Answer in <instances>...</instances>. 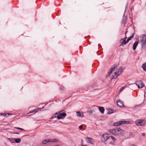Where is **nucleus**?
Masks as SVG:
<instances>
[{"label": "nucleus", "mask_w": 146, "mask_h": 146, "mask_svg": "<svg viewBox=\"0 0 146 146\" xmlns=\"http://www.w3.org/2000/svg\"><path fill=\"white\" fill-rule=\"evenodd\" d=\"M110 135L108 133L103 134L102 135V141L104 143H105L110 138Z\"/></svg>", "instance_id": "nucleus-1"}, {"label": "nucleus", "mask_w": 146, "mask_h": 146, "mask_svg": "<svg viewBox=\"0 0 146 146\" xmlns=\"http://www.w3.org/2000/svg\"><path fill=\"white\" fill-rule=\"evenodd\" d=\"M135 123L138 125L144 126L146 125V121L142 119H138L135 121Z\"/></svg>", "instance_id": "nucleus-2"}, {"label": "nucleus", "mask_w": 146, "mask_h": 146, "mask_svg": "<svg viewBox=\"0 0 146 146\" xmlns=\"http://www.w3.org/2000/svg\"><path fill=\"white\" fill-rule=\"evenodd\" d=\"M57 116V117L58 119H64L66 115L65 112H62V111L59 112Z\"/></svg>", "instance_id": "nucleus-3"}, {"label": "nucleus", "mask_w": 146, "mask_h": 146, "mask_svg": "<svg viewBox=\"0 0 146 146\" xmlns=\"http://www.w3.org/2000/svg\"><path fill=\"white\" fill-rule=\"evenodd\" d=\"M117 72L114 73V75L116 76V77H117L118 76L121 74L122 72L123 69L122 66L121 67L119 68L116 70Z\"/></svg>", "instance_id": "nucleus-4"}, {"label": "nucleus", "mask_w": 146, "mask_h": 146, "mask_svg": "<svg viewBox=\"0 0 146 146\" xmlns=\"http://www.w3.org/2000/svg\"><path fill=\"white\" fill-rule=\"evenodd\" d=\"M136 84L139 88H142L144 86L143 82L141 81L137 82Z\"/></svg>", "instance_id": "nucleus-5"}, {"label": "nucleus", "mask_w": 146, "mask_h": 146, "mask_svg": "<svg viewBox=\"0 0 146 146\" xmlns=\"http://www.w3.org/2000/svg\"><path fill=\"white\" fill-rule=\"evenodd\" d=\"M87 140V142L88 143H90L94 145L95 143L94 140L92 138L87 137L86 138Z\"/></svg>", "instance_id": "nucleus-6"}, {"label": "nucleus", "mask_w": 146, "mask_h": 146, "mask_svg": "<svg viewBox=\"0 0 146 146\" xmlns=\"http://www.w3.org/2000/svg\"><path fill=\"white\" fill-rule=\"evenodd\" d=\"M115 135H117L122 134L121 131H122V130L121 129L119 128H117L115 129Z\"/></svg>", "instance_id": "nucleus-7"}, {"label": "nucleus", "mask_w": 146, "mask_h": 146, "mask_svg": "<svg viewBox=\"0 0 146 146\" xmlns=\"http://www.w3.org/2000/svg\"><path fill=\"white\" fill-rule=\"evenodd\" d=\"M117 104L118 106L120 107H125L123 103L120 100H118L117 102Z\"/></svg>", "instance_id": "nucleus-8"}, {"label": "nucleus", "mask_w": 146, "mask_h": 146, "mask_svg": "<svg viewBox=\"0 0 146 146\" xmlns=\"http://www.w3.org/2000/svg\"><path fill=\"white\" fill-rule=\"evenodd\" d=\"M127 42V41L121 39L120 40V46H123V45L126 44Z\"/></svg>", "instance_id": "nucleus-9"}, {"label": "nucleus", "mask_w": 146, "mask_h": 146, "mask_svg": "<svg viewBox=\"0 0 146 146\" xmlns=\"http://www.w3.org/2000/svg\"><path fill=\"white\" fill-rule=\"evenodd\" d=\"M141 42H146V35L143 34L142 35V37L140 40Z\"/></svg>", "instance_id": "nucleus-10"}, {"label": "nucleus", "mask_w": 146, "mask_h": 146, "mask_svg": "<svg viewBox=\"0 0 146 146\" xmlns=\"http://www.w3.org/2000/svg\"><path fill=\"white\" fill-rule=\"evenodd\" d=\"M139 42L137 41H135L133 44V50H135L136 49L137 46Z\"/></svg>", "instance_id": "nucleus-11"}, {"label": "nucleus", "mask_w": 146, "mask_h": 146, "mask_svg": "<svg viewBox=\"0 0 146 146\" xmlns=\"http://www.w3.org/2000/svg\"><path fill=\"white\" fill-rule=\"evenodd\" d=\"M141 48L144 49L146 47V42H141Z\"/></svg>", "instance_id": "nucleus-12"}, {"label": "nucleus", "mask_w": 146, "mask_h": 146, "mask_svg": "<svg viewBox=\"0 0 146 146\" xmlns=\"http://www.w3.org/2000/svg\"><path fill=\"white\" fill-rule=\"evenodd\" d=\"M116 111V110H112L111 109H108V112L107 113V114H110L111 113H115Z\"/></svg>", "instance_id": "nucleus-13"}, {"label": "nucleus", "mask_w": 146, "mask_h": 146, "mask_svg": "<svg viewBox=\"0 0 146 146\" xmlns=\"http://www.w3.org/2000/svg\"><path fill=\"white\" fill-rule=\"evenodd\" d=\"M122 121H117L114 123V125L115 126H118L120 125H122Z\"/></svg>", "instance_id": "nucleus-14"}, {"label": "nucleus", "mask_w": 146, "mask_h": 146, "mask_svg": "<svg viewBox=\"0 0 146 146\" xmlns=\"http://www.w3.org/2000/svg\"><path fill=\"white\" fill-rule=\"evenodd\" d=\"M13 114L12 113H0V115H1L4 116H6L8 117L10 115H12Z\"/></svg>", "instance_id": "nucleus-15"}, {"label": "nucleus", "mask_w": 146, "mask_h": 146, "mask_svg": "<svg viewBox=\"0 0 146 146\" xmlns=\"http://www.w3.org/2000/svg\"><path fill=\"white\" fill-rule=\"evenodd\" d=\"M134 33L132 34L131 36H130L128 38L127 40H126L127 42H128L130 40H131L134 37Z\"/></svg>", "instance_id": "nucleus-16"}, {"label": "nucleus", "mask_w": 146, "mask_h": 146, "mask_svg": "<svg viewBox=\"0 0 146 146\" xmlns=\"http://www.w3.org/2000/svg\"><path fill=\"white\" fill-rule=\"evenodd\" d=\"M99 111L102 113H104V107H99Z\"/></svg>", "instance_id": "nucleus-17"}, {"label": "nucleus", "mask_w": 146, "mask_h": 146, "mask_svg": "<svg viewBox=\"0 0 146 146\" xmlns=\"http://www.w3.org/2000/svg\"><path fill=\"white\" fill-rule=\"evenodd\" d=\"M38 109H39L38 108H37V109H34V110H33L31 111H30L29 112V113H35L38 111Z\"/></svg>", "instance_id": "nucleus-18"}, {"label": "nucleus", "mask_w": 146, "mask_h": 146, "mask_svg": "<svg viewBox=\"0 0 146 146\" xmlns=\"http://www.w3.org/2000/svg\"><path fill=\"white\" fill-rule=\"evenodd\" d=\"M115 129H110L109 131V132L110 133H112V134L113 135H115Z\"/></svg>", "instance_id": "nucleus-19"}, {"label": "nucleus", "mask_w": 146, "mask_h": 146, "mask_svg": "<svg viewBox=\"0 0 146 146\" xmlns=\"http://www.w3.org/2000/svg\"><path fill=\"white\" fill-rule=\"evenodd\" d=\"M49 142H50L49 139H45L43 141L42 143L43 144H45Z\"/></svg>", "instance_id": "nucleus-20"}, {"label": "nucleus", "mask_w": 146, "mask_h": 146, "mask_svg": "<svg viewBox=\"0 0 146 146\" xmlns=\"http://www.w3.org/2000/svg\"><path fill=\"white\" fill-rule=\"evenodd\" d=\"M15 142L17 143H18L21 142V139L20 138L14 139Z\"/></svg>", "instance_id": "nucleus-21"}, {"label": "nucleus", "mask_w": 146, "mask_h": 146, "mask_svg": "<svg viewBox=\"0 0 146 146\" xmlns=\"http://www.w3.org/2000/svg\"><path fill=\"white\" fill-rule=\"evenodd\" d=\"M50 142H58V141L56 139H53L52 140L49 139Z\"/></svg>", "instance_id": "nucleus-22"}, {"label": "nucleus", "mask_w": 146, "mask_h": 146, "mask_svg": "<svg viewBox=\"0 0 146 146\" xmlns=\"http://www.w3.org/2000/svg\"><path fill=\"white\" fill-rule=\"evenodd\" d=\"M142 67L143 70L146 71V63L142 65Z\"/></svg>", "instance_id": "nucleus-23"}, {"label": "nucleus", "mask_w": 146, "mask_h": 146, "mask_svg": "<svg viewBox=\"0 0 146 146\" xmlns=\"http://www.w3.org/2000/svg\"><path fill=\"white\" fill-rule=\"evenodd\" d=\"M8 139L11 143H14L15 142L14 139H13L12 138H8Z\"/></svg>", "instance_id": "nucleus-24"}, {"label": "nucleus", "mask_w": 146, "mask_h": 146, "mask_svg": "<svg viewBox=\"0 0 146 146\" xmlns=\"http://www.w3.org/2000/svg\"><path fill=\"white\" fill-rule=\"evenodd\" d=\"M130 122L129 121H122V125H124L125 124H128Z\"/></svg>", "instance_id": "nucleus-25"}, {"label": "nucleus", "mask_w": 146, "mask_h": 146, "mask_svg": "<svg viewBox=\"0 0 146 146\" xmlns=\"http://www.w3.org/2000/svg\"><path fill=\"white\" fill-rule=\"evenodd\" d=\"M110 137H111L112 140L114 142H115L116 141V139L114 137L111 136H111H110Z\"/></svg>", "instance_id": "nucleus-26"}, {"label": "nucleus", "mask_w": 146, "mask_h": 146, "mask_svg": "<svg viewBox=\"0 0 146 146\" xmlns=\"http://www.w3.org/2000/svg\"><path fill=\"white\" fill-rule=\"evenodd\" d=\"M127 19H123L122 21V23L123 24H125L126 23Z\"/></svg>", "instance_id": "nucleus-27"}, {"label": "nucleus", "mask_w": 146, "mask_h": 146, "mask_svg": "<svg viewBox=\"0 0 146 146\" xmlns=\"http://www.w3.org/2000/svg\"><path fill=\"white\" fill-rule=\"evenodd\" d=\"M112 73V72L110 71H109L107 73V74L106 75V77H107L110 76Z\"/></svg>", "instance_id": "nucleus-28"}, {"label": "nucleus", "mask_w": 146, "mask_h": 146, "mask_svg": "<svg viewBox=\"0 0 146 146\" xmlns=\"http://www.w3.org/2000/svg\"><path fill=\"white\" fill-rule=\"evenodd\" d=\"M58 115V113H55V114H54L53 116L51 117V118H53L55 117H56V115Z\"/></svg>", "instance_id": "nucleus-29"}, {"label": "nucleus", "mask_w": 146, "mask_h": 146, "mask_svg": "<svg viewBox=\"0 0 146 146\" xmlns=\"http://www.w3.org/2000/svg\"><path fill=\"white\" fill-rule=\"evenodd\" d=\"M15 129H17L21 130H22V131H24V129H23V128H21L15 127Z\"/></svg>", "instance_id": "nucleus-30"}, {"label": "nucleus", "mask_w": 146, "mask_h": 146, "mask_svg": "<svg viewBox=\"0 0 146 146\" xmlns=\"http://www.w3.org/2000/svg\"><path fill=\"white\" fill-rule=\"evenodd\" d=\"M77 115L79 117H81L82 116L81 115V114L80 113L79 111H78L77 112Z\"/></svg>", "instance_id": "nucleus-31"}, {"label": "nucleus", "mask_w": 146, "mask_h": 146, "mask_svg": "<svg viewBox=\"0 0 146 146\" xmlns=\"http://www.w3.org/2000/svg\"><path fill=\"white\" fill-rule=\"evenodd\" d=\"M10 133L11 134H20V133L17 132H11Z\"/></svg>", "instance_id": "nucleus-32"}, {"label": "nucleus", "mask_w": 146, "mask_h": 146, "mask_svg": "<svg viewBox=\"0 0 146 146\" xmlns=\"http://www.w3.org/2000/svg\"><path fill=\"white\" fill-rule=\"evenodd\" d=\"M117 66V65L116 64H114L113 66V68L114 69H115L116 67Z\"/></svg>", "instance_id": "nucleus-33"}, {"label": "nucleus", "mask_w": 146, "mask_h": 146, "mask_svg": "<svg viewBox=\"0 0 146 146\" xmlns=\"http://www.w3.org/2000/svg\"><path fill=\"white\" fill-rule=\"evenodd\" d=\"M128 6V3H127L126 4L125 7V11H126V9H127Z\"/></svg>", "instance_id": "nucleus-34"}, {"label": "nucleus", "mask_w": 146, "mask_h": 146, "mask_svg": "<svg viewBox=\"0 0 146 146\" xmlns=\"http://www.w3.org/2000/svg\"><path fill=\"white\" fill-rule=\"evenodd\" d=\"M115 76V77L114 75H112L111 76V79H114L115 78H116L117 77H116V76Z\"/></svg>", "instance_id": "nucleus-35"}, {"label": "nucleus", "mask_w": 146, "mask_h": 146, "mask_svg": "<svg viewBox=\"0 0 146 146\" xmlns=\"http://www.w3.org/2000/svg\"><path fill=\"white\" fill-rule=\"evenodd\" d=\"M115 70L113 68H111L110 69V71L112 72Z\"/></svg>", "instance_id": "nucleus-36"}, {"label": "nucleus", "mask_w": 146, "mask_h": 146, "mask_svg": "<svg viewBox=\"0 0 146 146\" xmlns=\"http://www.w3.org/2000/svg\"><path fill=\"white\" fill-rule=\"evenodd\" d=\"M125 89V87H122L119 90L120 92H121Z\"/></svg>", "instance_id": "nucleus-37"}, {"label": "nucleus", "mask_w": 146, "mask_h": 146, "mask_svg": "<svg viewBox=\"0 0 146 146\" xmlns=\"http://www.w3.org/2000/svg\"><path fill=\"white\" fill-rule=\"evenodd\" d=\"M64 87L63 86H60V90H62L64 89Z\"/></svg>", "instance_id": "nucleus-38"}, {"label": "nucleus", "mask_w": 146, "mask_h": 146, "mask_svg": "<svg viewBox=\"0 0 146 146\" xmlns=\"http://www.w3.org/2000/svg\"><path fill=\"white\" fill-rule=\"evenodd\" d=\"M109 144L112 145H114V142L113 141V142H109Z\"/></svg>", "instance_id": "nucleus-39"}, {"label": "nucleus", "mask_w": 146, "mask_h": 146, "mask_svg": "<svg viewBox=\"0 0 146 146\" xmlns=\"http://www.w3.org/2000/svg\"><path fill=\"white\" fill-rule=\"evenodd\" d=\"M83 127V126L82 125H81L79 127V128L80 129H81Z\"/></svg>", "instance_id": "nucleus-40"}, {"label": "nucleus", "mask_w": 146, "mask_h": 146, "mask_svg": "<svg viewBox=\"0 0 146 146\" xmlns=\"http://www.w3.org/2000/svg\"><path fill=\"white\" fill-rule=\"evenodd\" d=\"M141 106L140 105H138V106H137L135 107H134V108L135 109H136L139 106Z\"/></svg>", "instance_id": "nucleus-41"}, {"label": "nucleus", "mask_w": 146, "mask_h": 146, "mask_svg": "<svg viewBox=\"0 0 146 146\" xmlns=\"http://www.w3.org/2000/svg\"><path fill=\"white\" fill-rule=\"evenodd\" d=\"M123 18H126V16H125V13H124V15L123 16Z\"/></svg>", "instance_id": "nucleus-42"}, {"label": "nucleus", "mask_w": 146, "mask_h": 146, "mask_svg": "<svg viewBox=\"0 0 146 146\" xmlns=\"http://www.w3.org/2000/svg\"><path fill=\"white\" fill-rule=\"evenodd\" d=\"M127 38V36H125V37H124V38H123L122 39L125 40Z\"/></svg>", "instance_id": "nucleus-43"}, {"label": "nucleus", "mask_w": 146, "mask_h": 146, "mask_svg": "<svg viewBox=\"0 0 146 146\" xmlns=\"http://www.w3.org/2000/svg\"><path fill=\"white\" fill-rule=\"evenodd\" d=\"M130 146H137L136 145L134 144H132Z\"/></svg>", "instance_id": "nucleus-44"}, {"label": "nucleus", "mask_w": 146, "mask_h": 146, "mask_svg": "<svg viewBox=\"0 0 146 146\" xmlns=\"http://www.w3.org/2000/svg\"><path fill=\"white\" fill-rule=\"evenodd\" d=\"M142 135L143 136H144L145 135V133H142Z\"/></svg>", "instance_id": "nucleus-45"}, {"label": "nucleus", "mask_w": 146, "mask_h": 146, "mask_svg": "<svg viewBox=\"0 0 146 146\" xmlns=\"http://www.w3.org/2000/svg\"><path fill=\"white\" fill-rule=\"evenodd\" d=\"M89 113H92V110H90L89 111Z\"/></svg>", "instance_id": "nucleus-46"}, {"label": "nucleus", "mask_w": 146, "mask_h": 146, "mask_svg": "<svg viewBox=\"0 0 146 146\" xmlns=\"http://www.w3.org/2000/svg\"><path fill=\"white\" fill-rule=\"evenodd\" d=\"M128 85L126 84V85H125L124 87H125H125H127V85Z\"/></svg>", "instance_id": "nucleus-47"}, {"label": "nucleus", "mask_w": 146, "mask_h": 146, "mask_svg": "<svg viewBox=\"0 0 146 146\" xmlns=\"http://www.w3.org/2000/svg\"><path fill=\"white\" fill-rule=\"evenodd\" d=\"M127 33V31H126L125 32V35H126V34Z\"/></svg>", "instance_id": "nucleus-48"}, {"label": "nucleus", "mask_w": 146, "mask_h": 146, "mask_svg": "<svg viewBox=\"0 0 146 146\" xmlns=\"http://www.w3.org/2000/svg\"><path fill=\"white\" fill-rule=\"evenodd\" d=\"M82 146H87V145H82Z\"/></svg>", "instance_id": "nucleus-49"}]
</instances>
